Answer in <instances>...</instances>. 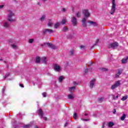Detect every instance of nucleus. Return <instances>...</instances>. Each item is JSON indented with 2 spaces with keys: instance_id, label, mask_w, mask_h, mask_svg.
I'll use <instances>...</instances> for the list:
<instances>
[{
  "instance_id": "f257e3e1",
  "label": "nucleus",
  "mask_w": 128,
  "mask_h": 128,
  "mask_svg": "<svg viewBox=\"0 0 128 128\" xmlns=\"http://www.w3.org/2000/svg\"><path fill=\"white\" fill-rule=\"evenodd\" d=\"M8 12H9L10 14L8 16V22H14V20L12 19V16H14V14L12 13L10 10H8Z\"/></svg>"
},
{
  "instance_id": "f03ea898",
  "label": "nucleus",
  "mask_w": 128,
  "mask_h": 128,
  "mask_svg": "<svg viewBox=\"0 0 128 128\" xmlns=\"http://www.w3.org/2000/svg\"><path fill=\"white\" fill-rule=\"evenodd\" d=\"M82 12L83 14L84 15V18H89V16H90V13L88 12V10L86 9L82 10Z\"/></svg>"
},
{
  "instance_id": "7ed1b4c3",
  "label": "nucleus",
  "mask_w": 128,
  "mask_h": 128,
  "mask_svg": "<svg viewBox=\"0 0 128 128\" xmlns=\"http://www.w3.org/2000/svg\"><path fill=\"white\" fill-rule=\"evenodd\" d=\"M71 18L72 24H73L74 26H78V20H76V18L75 16H72L71 17Z\"/></svg>"
},
{
  "instance_id": "20e7f679",
  "label": "nucleus",
  "mask_w": 128,
  "mask_h": 128,
  "mask_svg": "<svg viewBox=\"0 0 128 128\" xmlns=\"http://www.w3.org/2000/svg\"><path fill=\"white\" fill-rule=\"evenodd\" d=\"M120 86V81L118 80L115 82L114 84L112 85V90H114V88H116L118 86Z\"/></svg>"
},
{
  "instance_id": "39448f33",
  "label": "nucleus",
  "mask_w": 128,
  "mask_h": 128,
  "mask_svg": "<svg viewBox=\"0 0 128 128\" xmlns=\"http://www.w3.org/2000/svg\"><path fill=\"white\" fill-rule=\"evenodd\" d=\"M46 46H48V48H50L53 50H56V48H58V47L56 45L52 44L51 43L47 42L46 43Z\"/></svg>"
},
{
  "instance_id": "423d86ee",
  "label": "nucleus",
  "mask_w": 128,
  "mask_h": 128,
  "mask_svg": "<svg viewBox=\"0 0 128 128\" xmlns=\"http://www.w3.org/2000/svg\"><path fill=\"white\" fill-rule=\"evenodd\" d=\"M54 68L56 72H60V66L58 64H54Z\"/></svg>"
},
{
  "instance_id": "0eeeda50",
  "label": "nucleus",
  "mask_w": 128,
  "mask_h": 128,
  "mask_svg": "<svg viewBox=\"0 0 128 128\" xmlns=\"http://www.w3.org/2000/svg\"><path fill=\"white\" fill-rule=\"evenodd\" d=\"M46 32H48V34H52L54 32V30L52 29H45L44 30H43V34H46Z\"/></svg>"
},
{
  "instance_id": "6e6552de",
  "label": "nucleus",
  "mask_w": 128,
  "mask_h": 128,
  "mask_svg": "<svg viewBox=\"0 0 128 128\" xmlns=\"http://www.w3.org/2000/svg\"><path fill=\"white\" fill-rule=\"evenodd\" d=\"M94 82H96V79L93 78L90 81V88H92L94 86Z\"/></svg>"
},
{
  "instance_id": "1a4fd4ad",
  "label": "nucleus",
  "mask_w": 128,
  "mask_h": 128,
  "mask_svg": "<svg viewBox=\"0 0 128 128\" xmlns=\"http://www.w3.org/2000/svg\"><path fill=\"white\" fill-rule=\"evenodd\" d=\"M116 0H112V14L116 12Z\"/></svg>"
},
{
  "instance_id": "9d476101",
  "label": "nucleus",
  "mask_w": 128,
  "mask_h": 128,
  "mask_svg": "<svg viewBox=\"0 0 128 128\" xmlns=\"http://www.w3.org/2000/svg\"><path fill=\"white\" fill-rule=\"evenodd\" d=\"M88 22L90 24H92V26H98V24H96V22L94 21H92L90 20H88Z\"/></svg>"
},
{
  "instance_id": "9b49d317",
  "label": "nucleus",
  "mask_w": 128,
  "mask_h": 128,
  "mask_svg": "<svg viewBox=\"0 0 128 128\" xmlns=\"http://www.w3.org/2000/svg\"><path fill=\"white\" fill-rule=\"evenodd\" d=\"M118 46V42H114L112 43V49L114 50Z\"/></svg>"
},
{
  "instance_id": "f8f14e48",
  "label": "nucleus",
  "mask_w": 128,
  "mask_h": 128,
  "mask_svg": "<svg viewBox=\"0 0 128 128\" xmlns=\"http://www.w3.org/2000/svg\"><path fill=\"white\" fill-rule=\"evenodd\" d=\"M53 25H54V23L52 22V20L48 19V26L52 28Z\"/></svg>"
},
{
  "instance_id": "ddd939ff",
  "label": "nucleus",
  "mask_w": 128,
  "mask_h": 128,
  "mask_svg": "<svg viewBox=\"0 0 128 128\" xmlns=\"http://www.w3.org/2000/svg\"><path fill=\"white\" fill-rule=\"evenodd\" d=\"M38 112L40 116V118H42L44 116V112H42V109H39Z\"/></svg>"
},
{
  "instance_id": "4468645a",
  "label": "nucleus",
  "mask_w": 128,
  "mask_h": 128,
  "mask_svg": "<svg viewBox=\"0 0 128 128\" xmlns=\"http://www.w3.org/2000/svg\"><path fill=\"white\" fill-rule=\"evenodd\" d=\"M120 74H122V71L118 70V72L116 74L114 78H120Z\"/></svg>"
},
{
  "instance_id": "2eb2a0df",
  "label": "nucleus",
  "mask_w": 128,
  "mask_h": 128,
  "mask_svg": "<svg viewBox=\"0 0 128 128\" xmlns=\"http://www.w3.org/2000/svg\"><path fill=\"white\" fill-rule=\"evenodd\" d=\"M76 16L77 18H80L82 16V12H77L76 13Z\"/></svg>"
},
{
  "instance_id": "dca6fc26",
  "label": "nucleus",
  "mask_w": 128,
  "mask_h": 128,
  "mask_svg": "<svg viewBox=\"0 0 128 128\" xmlns=\"http://www.w3.org/2000/svg\"><path fill=\"white\" fill-rule=\"evenodd\" d=\"M128 60V56H127L126 58H123L122 60V64H126V62H127Z\"/></svg>"
},
{
  "instance_id": "f3484780",
  "label": "nucleus",
  "mask_w": 128,
  "mask_h": 128,
  "mask_svg": "<svg viewBox=\"0 0 128 128\" xmlns=\"http://www.w3.org/2000/svg\"><path fill=\"white\" fill-rule=\"evenodd\" d=\"M42 64H46V57H43L42 58Z\"/></svg>"
},
{
  "instance_id": "a211bd4d",
  "label": "nucleus",
  "mask_w": 128,
  "mask_h": 128,
  "mask_svg": "<svg viewBox=\"0 0 128 128\" xmlns=\"http://www.w3.org/2000/svg\"><path fill=\"white\" fill-rule=\"evenodd\" d=\"M32 126V124H26L24 125L22 128H30V127Z\"/></svg>"
},
{
  "instance_id": "6ab92c4d",
  "label": "nucleus",
  "mask_w": 128,
  "mask_h": 128,
  "mask_svg": "<svg viewBox=\"0 0 128 128\" xmlns=\"http://www.w3.org/2000/svg\"><path fill=\"white\" fill-rule=\"evenodd\" d=\"M68 100H74V94H68Z\"/></svg>"
},
{
  "instance_id": "aec40b11",
  "label": "nucleus",
  "mask_w": 128,
  "mask_h": 128,
  "mask_svg": "<svg viewBox=\"0 0 128 128\" xmlns=\"http://www.w3.org/2000/svg\"><path fill=\"white\" fill-rule=\"evenodd\" d=\"M40 57L37 56L36 58V64H40Z\"/></svg>"
},
{
  "instance_id": "412c9836",
  "label": "nucleus",
  "mask_w": 128,
  "mask_h": 128,
  "mask_svg": "<svg viewBox=\"0 0 128 128\" xmlns=\"http://www.w3.org/2000/svg\"><path fill=\"white\" fill-rule=\"evenodd\" d=\"M4 28H8L10 24H8V22H4Z\"/></svg>"
},
{
  "instance_id": "4be33fe9",
  "label": "nucleus",
  "mask_w": 128,
  "mask_h": 128,
  "mask_svg": "<svg viewBox=\"0 0 128 128\" xmlns=\"http://www.w3.org/2000/svg\"><path fill=\"white\" fill-rule=\"evenodd\" d=\"M126 114H124L122 116L120 117L121 120H124V118H126Z\"/></svg>"
},
{
  "instance_id": "5701e85b",
  "label": "nucleus",
  "mask_w": 128,
  "mask_h": 128,
  "mask_svg": "<svg viewBox=\"0 0 128 128\" xmlns=\"http://www.w3.org/2000/svg\"><path fill=\"white\" fill-rule=\"evenodd\" d=\"M58 26H60V22H58L56 24H55L54 25V28H58Z\"/></svg>"
},
{
  "instance_id": "b1692460",
  "label": "nucleus",
  "mask_w": 128,
  "mask_h": 128,
  "mask_svg": "<svg viewBox=\"0 0 128 128\" xmlns=\"http://www.w3.org/2000/svg\"><path fill=\"white\" fill-rule=\"evenodd\" d=\"M63 80H64V76H60L58 78L59 82H62Z\"/></svg>"
},
{
  "instance_id": "393cba45",
  "label": "nucleus",
  "mask_w": 128,
  "mask_h": 128,
  "mask_svg": "<svg viewBox=\"0 0 128 128\" xmlns=\"http://www.w3.org/2000/svg\"><path fill=\"white\" fill-rule=\"evenodd\" d=\"M76 90V86H72L69 88V92H72V90Z\"/></svg>"
},
{
  "instance_id": "a878e982",
  "label": "nucleus",
  "mask_w": 128,
  "mask_h": 128,
  "mask_svg": "<svg viewBox=\"0 0 128 128\" xmlns=\"http://www.w3.org/2000/svg\"><path fill=\"white\" fill-rule=\"evenodd\" d=\"M108 128H112V122H109L108 123Z\"/></svg>"
},
{
  "instance_id": "bb28decb",
  "label": "nucleus",
  "mask_w": 128,
  "mask_h": 128,
  "mask_svg": "<svg viewBox=\"0 0 128 128\" xmlns=\"http://www.w3.org/2000/svg\"><path fill=\"white\" fill-rule=\"evenodd\" d=\"M73 118H74V120H76V118H78V114L76 113H74V116H73Z\"/></svg>"
},
{
  "instance_id": "cd10ccee",
  "label": "nucleus",
  "mask_w": 128,
  "mask_h": 128,
  "mask_svg": "<svg viewBox=\"0 0 128 128\" xmlns=\"http://www.w3.org/2000/svg\"><path fill=\"white\" fill-rule=\"evenodd\" d=\"M128 98V96H125L122 98V100L124 101Z\"/></svg>"
},
{
  "instance_id": "c85d7f7f",
  "label": "nucleus",
  "mask_w": 128,
  "mask_h": 128,
  "mask_svg": "<svg viewBox=\"0 0 128 128\" xmlns=\"http://www.w3.org/2000/svg\"><path fill=\"white\" fill-rule=\"evenodd\" d=\"M88 68H86L84 70V74H88Z\"/></svg>"
},
{
  "instance_id": "c756f323",
  "label": "nucleus",
  "mask_w": 128,
  "mask_h": 128,
  "mask_svg": "<svg viewBox=\"0 0 128 128\" xmlns=\"http://www.w3.org/2000/svg\"><path fill=\"white\" fill-rule=\"evenodd\" d=\"M68 28L67 27H64L62 28V31L63 32H68Z\"/></svg>"
},
{
  "instance_id": "7c9ffc66",
  "label": "nucleus",
  "mask_w": 128,
  "mask_h": 128,
  "mask_svg": "<svg viewBox=\"0 0 128 128\" xmlns=\"http://www.w3.org/2000/svg\"><path fill=\"white\" fill-rule=\"evenodd\" d=\"M34 38L29 39L28 42L30 44H32V42H34Z\"/></svg>"
},
{
  "instance_id": "2f4dec72",
  "label": "nucleus",
  "mask_w": 128,
  "mask_h": 128,
  "mask_svg": "<svg viewBox=\"0 0 128 128\" xmlns=\"http://www.w3.org/2000/svg\"><path fill=\"white\" fill-rule=\"evenodd\" d=\"M82 25L84 28H86V22H82Z\"/></svg>"
},
{
  "instance_id": "473e14b6",
  "label": "nucleus",
  "mask_w": 128,
  "mask_h": 128,
  "mask_svg": "<svg viewBox=\"0 0 128 128\" xmlns=\"http://www.w3.org/2000/svg\"><path fill=\"white\" fill-rule=\"evenodd\" d=\"M44 18H46V15H43L40 18V20H44Z\"/></svg>"
},
{
  "instance_id": "72a5a7b5",
  "label": "nucleus",
  "mask_w": 128,
  "mask_h": 128,
  "mask_svg": "<svg viewBox=\"0 0 128 128\" xmlns=\"http://www.w3.org/2000/svg\"><path fill=\"white\" fill-rule=\"evenodd\" d=\"M61 22H62V24H66V20L63 19V20H62V21Z\"/></svg>"
},
{
  "instance_id": "f704fd0d",
  "label": "nucleus",
  "mask_w": 128,
  "mask_h": 128,
  "mask_svg": "<svg viewBox=\"0 0 128 128\" xmlns=\"http://www.w3.org/2000/svg\"><path fill=\"white\" fill-rule=\"evenodd\" d=\"M86 18H88L84 17V18L82 20V22H86Z\"/></svg>"
},
{
  "instance_id": "c9c22d12",
  "label": "nucleus",
  "mask_w": 128,
  "mask_h": 128,
  "mask_svg": "<svg viewBox=\"0 0 128 128\" xmlns=\"http://www.w3.org/2000/svg\"><path fill=\"white\" fill-rule=\"evenodd\" d=\"M100 70H102V72H108V70L106 68H100Z\"/></svg>"
},
{
  "instance_id": "e433bc0d",
  "label": "nucleus",
  "mask_w": 128,
  "mask_h": 128,
  "mask_svg": "<svg viewBox=\"0 0 128 128\" xmlns=\"http://www.w3.org/2000/svg\"><path fill=\"white\" fill-rule=\"evenodd\" d=\"M11 46H12V48L16 49V48H17L16 46V45H14V44H12L11 45Z\"/></svg>"
},
{
  "instance_id": "4c0bfd02",
  "label": "nucleus",
  "mask_w": 128,
  "mask_h": 128,
  "mask_svg": "<svg viewBox=\"0 0 128 128\" xmlns=\"http://www.w3.org/2000/svg\"><path fill=\"white\" fill-rule=\"evenodd\" d=\"M70 54L71 56H74V50H72L70 51Z\"/></svg>"
},
{
  "instance_id": "58836bf2",
  "label": "nucleus",
  "mask_w": 128,
  "mask_h": 128,
  "mask_svg": "<svg viewBox=\"0 0 128 128\" xmlns=\"http://www.w3.org/2000/svg\"><path fill=\"white\" fill-rule=\"evenodd\" d=\"M42 94L44 98H46V92H43Z\"/></svg>"
},
{
  "instance_id": "ea45409f",
  "label": "nucleus",
  "mask_w": 128,
  "mask_h": 128,
  "mask_svg": "<svg viewBox=\"0 0 128 128\" xmlns=\"http://www.w3.org/2000/svg\"><path fill=\"white\" fill-rule=\"evenodd\" d=\"M98 42H100V40L97 39L96 41L95 44H94V46H96V44H98Z\"/></svg>"
},
{
  "instance_id": "a19ab883",
  "label": "nucleus",
  "mask_w": 128,
  "mask_h": 128,
  "mask_svg": "<svg viewBox=\"0 0 128 128\" xmlns=\"http://www.w3.org/2000/svg\"><path fill=\"white\" fill-rule=\"evenodd\" d=\"M98 100L99 102H102L104 100V97L98 98Z\"/></svg>"
},
{
  "instance_id": "79ce46f5",
  "label": "nucleus",
  "mask_w": 128,
  "mask_h": 128,
  "mask_svg": "<svg viewBox=\"0 0 128 128\" xmlns=\"http://www.w3.org/2000/svg\"><path fill=\"white\" fill-rule=\"evenodd\" d=\"M108 48H112V43L110 44L108 46Z\"/></svg>"
},
{
  "instance_id": "37998d69",
  "label": "nucleus",
  "mask_w": 128,
  "mask_h": 128,
  "mask_svg": "<svg viewBox=\"0 0 128 128\" xmlns=\"http://www.w3.org/2000/svg\"><path fill=\"white\" fill-rule=\"evenodd\" d=\"M118 98V96H116V97L114 96H113V100H116Z\"/></svg>"
},
{
  "instance_id": "c03bdc74",
  "label": "nucleus",
  "mask_w": 128,
  "mask_h": 128,
  "mask_svg": "<svg viewBox=\"0 0 128 128\" xmlns=\"http://www.w3.org/2000/svg\"><path fill=\"white\" fill-rule=\"evenodd\" d=\"M86 48V46L84 45H81L80 46V48L82 50V48Z\"/></svg>"
},
{
  "instance_id": "a18cd8bd",
  "label": "nucleus",
  "mask_w": 128,
  "mask_h": 128,
  "mask_svg": "<svg viewBox=\"0 0 128 128\" xmlns=\"http://www.w3.org/2000/svg\"><path fill=\"white\" fill-rule=\"evenodd\" d=\"M104 124H106V122L102 123V128H104Z\"/></svg>"
},
{
  "instance_id": "49530a36",
  "label": "nucleus",
  "mask_w": 128,
  "mask_h": 128,
  "mask_svg": "<svg viewBox=\"0 0 128 128\" xmlns=\"http://www.w3.org/2000/svg\"><path fill=\"white\" fill-rule=\"evenodd\" d=\"M73 84H74V86H78V84L76 82H73Z\"/></svg>"
},
{
  "instance_id": "de8ad7c7",
  "label": "nucleus",
  "mask_w": 128,
  "mask_h": 128,
  "mask_svg": "<svg viewBox=\"0 0 128 128\" xmlns=\"http://www.w3.org/2000/svg\"><path fill=\"white\" fill-rule=\"evenodd\" d=\"M10 76V73H8V74H6L4 76V78H8V76Z\"/></svg>"
},
{
  "instance_id": "09e8293b",
  "label": "nucleus",
  "mask_w": 128,
  "mask_h": 128,
  "mask_svg": "<svg viewBox=\"0 0 128 128\" xmlns=\"http://www.w3.org/2000/svg\"><path fill=\"white\" fill-rule=\"evenodd\" d=\"M46 43L44 42L43 44H40V46H46Z\"/></svg>"
},
{
  "instance_id": "8fccbe9b",
  "label": "nucleus",
  "mask_w": 128,
  "mask_h": 128,
  "mask_svg": "<svg viewBox=\"0 0 128 128\" xmlns=\"http://www.w3.org/2000/svg\"><path fill=\"white\" fill-rule=\"evenodd\" d=\"M68 122H66L64 125V128L66 126H68Z\"/></svg>"
},
{
  "instance_id": "3c124183",
  "label": "nucleus",
  "mask_w": 128,
  "mask_h": 128,
  "mask_svg": "<svg viewBox=\"0 0 128 128\" xmlns=\"http://www.w3.org/2000/svg\"><path fill=\"white\" fill-rule=\"evenodd\" d=\"M113 114H116V109H114Z\"/></svg>"
},
{
  "instance_id": "603ef678",
  "label": "nucleus",
  "mask_w": 128,
  "mask_h": 128,
  "mask_svg": "<svg viewBox=\"0 0 128 128\" xmlns=\"http://www.w3.org/2000/svg\"><path fill=\"white\" fill-rule=\"evenodd\" d=\"M19 86L21 88H24V84H19Z\"/></svg>"
},
{
  "instance_id": "864d4df0",
  "label": "nucleus",
  "mask_w": 128,
  "mask_h": 128,
  "mask_svg": "<svg viewBox=\"0 0 128 128\" xmlns=\"http://www.w3.org/2000/svg\"><path fill=\"white\" fill-rule=\"evenodd\" d=\"M94 64V62H91L89 65H88V66H92V64Z\"/></svg>"
},
{
  "instance_id": "5fc2aeb1",
  "label": "nucleus",
  "mask_w": 128,
  "mask_h": 128,
  "mask_svg": "<svg viewBox=\"0 0 128 128\" xmlns=\"http://www.w3.org/2000/svg\"><path fill=\"white\" fill-rule=\"evenodd\" d=\"M43 118L44 120H48V118L46 117H44Z\"/></svg>"
},
{
  "instance_id": "6e6d98bb",
  "label": "nucleus",
  "mask_w": 128,
  "mask_h": 128,
  "mask_svg": "<svg viewBox=\"0 0 128 128\" xmlns=\"http://www.w3.org/2000/svg\"><path fill=\"white\" fill-rule=\"evenodd\" d=\"M82 120H84L85 122H88V119H82Z\"/></svg>"
},
{
  "instance_id": "4d7b16f0",
  "label": "nucleus",
  "mask_w": 128,
  "mask_h": 128,
  "mask_svg": "<svg viewBox=\"0 0 128 128\" xmlns=\"http://www.w3.org/2000/svg\"><path fill=\"white\" fill-rule=\"evenodd\" d=\"M4 5H1V6H0V8H4Z\"/></svg>"
},
{
  "instance_id": "13d9d810",
  "label": "nucleus",
  "mask_w": 128,
  "mask_h": 128,
  "mask_svg": "<svg viewBox=\"0 0 128 128\" xmlns=\"http://www.w3.org/2000/svg\"><path fill=\"white\" fill-rule=\"evenodd\" d=\"M62 12H66V8H64L62 10Z\"/></svg>"
},
{
  "instance_id": "bf43d9fd",
  "label": "nucleus",
  "mask_w": 128,
  "mask_h": 128,
  "mask_svg": "<svg viewBox=\"0 0 128 128\" xmlns=\"http://www.w3.org/2000/svg\"><path fill=\"white\" fill-rule=\"evenodd\" d=\"M82 128V127L80 126H78L77 127V128Z\"/></svg>"
},
{
  "instance_id": "052dcab7",
  "label": "nucleus",
  "mask_w": 128,
  "mask_h": 128,
  "mask_svg": "<svg viewBox=\"0 0 128 128\" xmlns=\"http://www.w3.org/2000/svg\"><path fill=\"white\" fill-rule=\"evenodd\" d=\"M34 128H38V126H34Z\"/></svg>"
},
{
  "instance_id": "680f3d73",
  "label": "nucleus",
  "mask_w": 128,
  "mask_h": 128,
  "mask_svg": "<svg viewBox=\"0 0 128 128\" xmlns=\"http://www.w3.org/2000/svg\"><path fill=\"white\" fill-rule=\"evenodd\" d=\"M88 114H84V116H88Z\"/></svg>"
},
{
  "instance_id": "e2e57ef3",
  "label": "nucleus",
  "mask_w": 128,
  "mask_h": 128,
  "mask_svg": "<svg viewBox=\"0 0 128 128\" xmlns=\"http://www.w3.org/2000/svg\"><path fill=\"white\" fill-rule=\"evenodd\" d=\"M48 0H42V2H46Z\"/></svg>"
},
{
  "instance_id": "0e129e2a",
  "label": "nucleus",
  "mask_w": 128,
  "mask_h": 128,
  "mask_svg": "<svg viewBox=\"0 0 128 128\" xmlns=\"http://www.w3.org/2000/svg\"><path fill=\"white\" fill-rule=\"evenodd\" d=\"M110 14H112V11H111V12H110Z\"/></svg>"
},
{
  "instance_id": "69168bd1",
  "label": "nucleus",
  "mask_w": 128,
  "mask_h": 128,
  "mask_svg": "<svg viewBox=\"0 0 128 128\" xmlns=\"http://www.w3.org/2000/svg\"><path fill=\"white\" fill-rule=\"evenodd\" d=\"M2 59L0 58V61H2Z\"/></svg>"
},
{
  "instance_id": "338daca9",
  "label": "nucleus",
  "mask_w": 128,
  "mask_h": 128,
  "mask_svg": "<svg viewBox=\"0 0 128 128\" xmlns=\"http://www.w3.org/2000/svg\"><path fill=\"white\" fill-rule=\"evenodd\" d=\"M111 88H112V86Z\"/></svg>"
},
{
  "instance_id": "774afa93",
  "label": "nucleus",
  "mask_w": 128,
  "mask_h": 128,
  "mask_svg": "<svg viewBox=\"0 0 128 128\" xmlns=\"http://www.w3.org/2000/svg\"><path fill=\"white\" fill-rule=\"evenodd\" d=\"M114 124L112 123V126H114Z\"/></svg>"
}]
</instances>
